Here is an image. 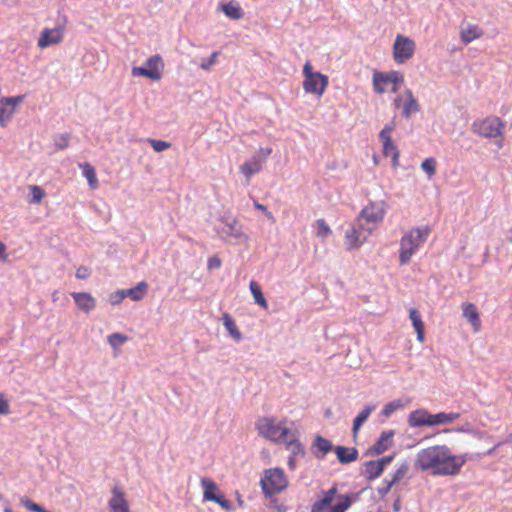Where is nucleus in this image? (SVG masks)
<instances>
[{
    "mask_svg": "<svg viewBox=\"0 0 512 512\" xmlns=\"http://www.w3.org/2000/svg\"><path fill=\"white\" fill-rule=\"evenodd\" d=\"M466 462L464 455H455L446 445H434L418 451L414 465L433 476L457 475Z\"/></svg>",
    "mask_w": 512,
    "mask_h": 512,
    "instance_id": "nucleus-1",
    "label": "nucleus"
},
{
    "mask_svg": "<svg viewBox=\"0 0 512 512\" xmlns=\"http://www.w3.org/2000/svg\"><path fill=\"white\" fill-rule=\"evenodd\" d=\"M335 486L322 492V497L311 506V512H346L358 499L357 494H337Z\"/></svg>",
    "mask_w": 512,
    "mask_h": 512,
    "instance_id": "nucleus-2",
    "label": "nucleus"
},
{
    "mask_svg": "<svg viewBox=\"0 0 512 512\" xmlns=\"http://www.w3.org/2000/svg\"><path fill=\"white\" fill-rule=\"evenodd\" d=\"M430 234L428 227H415L406 232L400 239L399 263L407 265L412 256L427 241Z\"/></svg>",
    "mask_w": 512,
    "mask_h": 512,
    "instance_id": "nucleus-3",
    "label": "nucleus"
},
{
    "mask_svg": "<svg viewBox=\"0 0 512 512\" xmlns=\"http://www.w3.org/2000/svg\"><path fill=\"white\" fill-rule=\"evenodd\" d=\"M255 425L259 435L272 442L286 441V437L291 435L286 420L277 421L274 417H262Z\"/></svg>",
    "mask_w": 512,
    "mask_h": 512,
    "instance_id": "nucleus-4",
    "label": "nucleus"
},
{
    "mask_svg": "<svg viewBox=\"0 0 512 512\" xmlns=\"http://www.w3.org/2000/svg\"><path fill=\"white\" fill-rule=\"evenodd\" d=\"M506 127V121L494 115H490L485 118H478L471 124L472 132L485 139L504 137Z\"/></svg>",
    "mask_w": 512,
    "mask_h": 512,
    "instance_id": "nucleus-5",
    "label": "nucleus"
},
{
    "mask_svg": "<svg viewBox=\"0 0 512 512\" xmlns=\"http://www.w3.org/2000/svg\"><path fill=\"white\" fill-rule=\"evenodd\" d=\"M372 80L376 93L383 94L387 91L395 93L404 82V76L399 71L375 72Z\"/></svg>",
    "mask_w": 512,
    "mask_h": 512,
    "instance_id": "nucleus-6",
    "label": "nucleus"
},
{
    "mask_svg": "<svg viewBox=\"0 0 512 512\" xmlns=\"http://www.w3.org/2000/svg\"><path fill=\"white\" fill-rule=\"evenodd\" d=\"M260 483L265 496L270 497L283 491L288 485V480L282 469L271 468L265 471Z\"/></svg>",
    "mask_w": 512,
    "mask_h": 512,
    "instance_id": "nucleus-7",
    "label": "nucleus"
},
{
    "mask_svg": "<svg viewBox=\"0 0 512 512\" xmlns=\"http://www.w3.org/2000/svg\"><path fill=\"white\" fill-rule=\"evenodd\" d=\"M373 232L356 219L345 231L344 245L347 251L359 249Z\"/></svg>",
    "mask_w": 512,
    "mask_h": 512,
    "instance_id": "nucleus-8",
    "label": "nucleus"
},
{
    "mask_svg": "<svg viewBox=\"0 0 512 512\" xmlns=\"http://www.w3.org/2000/svg\"><path fill=\"white\" fill-rule=\"evenodd\" d=\"M67 25L66 16H59L56 20L54 28H44L38 39L37 45L39 48L44 49L52 45L61 43L64 39V32Z\"/></svg>",
    "mask_w": 512,
    "mask_h": 512,
    "instance_id": "nucleus-9",
    "label": "nucleus"
},
{
    "mask_svg": "<svg viewBox=\"0 0 512 512\" xmlns=\"http://www.w3.org/2000/svg\"><path fill=\"white\" fill-rule=\"evenodd\" d=\"M216 232L223 240L235 239L238 242L246 241L247 235L242 230V224L232 216L222 217Z\"/></svg>",
    "mask_w": 512,
    "mask_h": 512,
    "instance_id": "nucleus-10",
    "label": "nucleus"
},
{
    "mask_svg": "<svg viewBox=\"0 0 512 512\" xmlns=\"http://www.w3.org/2000/svg\"><path fill=\"white\" fill-rule=\"evenodd\" d=\"M164 70V62L160 55L156 54L149 57L143 66H135L131 70L134 77L143 76L151 80H160Z\"/></svg>",
    "mask_w": 512,
    "mask_h": 512,
    "instance_id": "nucleus-11",
    "label": "nucleus"
},
{
    "mask_svg": "<svg viewBox=\"0 0 512 512\" xmlns=\"http://www.w3.org/2000/svg\"><path fill=\"white\" fill-rule=\"evenodd\" d=\"M385 210L380 203H371L364 207L356 220L374 232L378 225L383 221Z\"/></svg>",
    "mask_w": 512,
    "mask_h": 512,
    "instance_id": "nucleus-12",
    "label": "nucleus"
},
{
    "mask_svg": "<svg viewBox=\"0 0 512 512\" xmlns=\"http://www.w3.org/2000/svg\"><path fill=\"white\" fill-rule=\"evenodd\" d=\"M415 52V43L409 37L398 34L393 45L394 60L402 64L410 59Z\"/></svg>",
    "mask_w": 512,
    "mask_h": 512,
    "instance_id": "nucleus-13",
    "label": "nucleus"
},
{
    "mask_svg": "<svg viewBox=\"0 0 512 512\" xmlns=\"http://www.w3.org/2000/svg\"><path fill=\"white\" fill-rule=\"evenodd\" d=\"M25 99V95L0 98V126L6 127L11 121L16 107Z\"/></svg>",
    "mask_w": 512,
    "mask_h": 512,
    "instance_id": "nucleus-14",
    "label": "nucleus"
},
{
    "mask_svg": "<svg viewBox=\"0 0 512 512\" xmlns=\"http://www.w3.org/2000/svg\"><path fill=\"white\" fill-rule=\"evenodd\" d=\"M328 83V77L320 72H317L313 77L304 79L303 89L306 93L321 97L324 94Z\"/></svg>",
    "mask_w": 512,
    "mask_h": 512,
    "instance_id": "nucleus-15",
    "label": "nucleus"
},
{
    "mask_svg": "<svg viewBox=\"0 0 512 512\" xmlns=\"http://www.w3.org/2000/svg\"><path fill=\"white\" fill-rule=\"evenodd\" d=\"M111 493L112 497L108 501L110 512H130L125 493L117 486L112 489Z\"/></svg>",
    "mask_w": 512,
    "mask_h": 512,
    "instance_id": "nucleus-16",
    "label": "nucleus"
},
{
    "mask_svg": "<svg viewBox=\"0 0 512 512\" xmlns=\"http://www.w3.org/2000/svg\"><path fill=\"white\" fill-rule=\"evenodd\" d=\"M394 430L383 431L377 441L369 448L371 455H380L393 445Z\"/></svg>",
    "mask_w": 512,
    "mask_h": 512,
    "instance_id": "nucleus-17",
    "label": "nucleus"
},
{
    "mask_svg": "<svg viewBox=\"0 0 512 512\" xmlns=\"http://www.w3.org/2000/svg\"><path fill=\"white\" fill-rule=\"evenodd\" d=\"M262 168L263 161L261 157L259 155H253L239 167V171L246 178L247 184H249L251 177L259 173Z\"/></svg>",
    "mask_w": 512,
    "mask_h": 512,
    "instance_id": "nucleus-18",
    "label": "nucleus"
},
{
    "mask_svg": "<svg viewBox=\"0 0 512 512\" xmlns=\"http://www.w3.org/2000/svg\"><path fill=\"white\" fill-rule=\"evenodd\" d=\"M71 296L77 307L85 313L91 312L96 306L95 298L88 292H73Z\"/></svg>",
    "mask_w": 512,
    "mask_h": 512,
    "instance_id": "nucleus-19",
    "label": "nucleus"
},
{
    "mask_svg": "<svg viewBox=\"0 0 512 512\" xmlns=\"http://www.w3.org/2000/svg\"><path fill=\"white\" fill-rule=\"evenodd\" d=\"M408 423L413 428L431 426V414L425 409L414 410L408 416Z\"/></svg>",
    "mask_w": 512,
    "mask_h": 512,
    "instance_id": "nucleus-20",
    "label": "nucleus"
},
{
    "mask_svg": "<svg viewBox=\"0 0 512 512\" xmlns=\"http://www.w3.org/2000/svg\"><path fill=\"white\" fill-rule=\"evenodd\" d=\"M405 101L402 105V115L409 119L413 113L420 111V105L410 89L404 91Z\"/></svg>",
    "mask_w": 512,
    "mask_h": 512,
    "instance_id": "nucleus-21",
    "label": "nucleus"
},
{
    "mask_svg": "<svg viewBox=\"0 0 512 512\" xmlns=\"http://www.w3.org/2000/svg\"><path fill=\"white\" fill-rule=\"evenodd\" d=\"M312 453L318 459H324V457L333 450L332 442L322 436H316L312 444Z\"/></svg>",
    "mask_w": 512,
    "mask_h": 512,
    "instance_id": "nucleus-22",
    "label": "nucleus"
},
{
    "mask_svg": "<svg viewBox=\"0 0 512 512\" xmlns=\"http://www.w3.org/2000/svg\"><path fill=\"white\" fill-rule=\"evenodd\" d=\"M334 451L341 464L354 462L358 458V450L354 447L336 446Z\"/></svg>",
    "mask_w": 512,
    "mask_h": 512,
    "instance_id": "nucleus-23",
    "label": "nucleus"
},
{
    "mask_svg": "<svg viewBox=\"0 0 512 512\" xmlns=\"http://www.w3.org/2000/svg\"><path fill=\"white\" fill-rule=\"evenodd\" d=\"M218 7L229 19L232 20H239L244 15L240 4L234 0L228 3H220Z\"/></svg>",
    "mask_w": 512,
    "mask_h": 512,
    "instance_id": "nucleus-24",
    "label": "nucleus"
},
{
    "mask_svg": "<svg viewBox=\"0 0 512 512\" xmlns=\"http://www.w3.org/2000/svg\"><path fill=\"white\" fill-rule=\"evenodd\" d=\"M376 409L375 404H368L366 405L355 417L353 421V435L356 436L360 427L363 425V423L369 418L370 414Z\"/></svg>",
    "mask_w": 512,
    "mask_h": 512,
    "instance_id": "nucleus-25",
    "label": "nucleus"
},
{
    "mask_svg": "<svg viewBox=\"0 0 512 512\" xmlns=\"http://www.w3.org/2000/svg\"><path fill=\"white\" fill-rule=\"evenodd\" d=\"M463 316L471 323L475 330H479L481 321L474 304L466 303L463 305Z\"/></svg>",
    "mask_w": 512,
    "mask_h": 512,
    "instance_id": "nucleus-26",
    "label": "nucleus"
},
{
    "mask_svg": "<svg viewBox=\"0 0 512 512\" xmlns=\"http://www.w3.org/2000/svg\"><path fill=\"white\" fill-rule=\"evenodd\" d=\"M409 318L412 322V325L417 333V340L419 342L424 341V323L422 321L420 313L414 309L411 308L409 311Z\"/></svg>",
    "mask_w": 512,
    "mask_h": 512,
    "instance_id": "nucleus-27",
    "label": "nucleus"
},
{
    "mask_svg": "<svg viewBox=\"0 0 512 512\" xmlns=\"http://www.w3.org/2000/svg\"><path fill=\"white\" fill-rule=\"evenodd\" d=\"M148 285L146 282L141 281L135 287L124 289L125 296L133 301L142 300L147 294Z\"/></svg>",
    "mask_w": 512,
    "mask_h": 512,
    "instance_id": "nucleus-28",
    "label": "nucleus"
},
{
    "mask_svg": "<svg viewBox=\"0 0 512 512\" xmlns=\"http://www.w3.org/2000/svg\"><path fill=\"white\" fill-rule=\"evenodd\" d=\"M223 325L230 334V336L236 341L239 342L242 340V333L239 331L235 321L231 317L230 314L224 313L222 315Z\"/></svg>",
    "mask_w": 512,
    "mask_h": 512,
    "instance_id": "nucleus-29",
    "label": "nucleus"
},
{
    "mask_svg": "<svg viewBox=\"0 0 512 512\" xmlns=\"http://www.w3.org/2000/svg\"><path fill=\"white\" fill-rule=\"evenodd\" d=\"M282 443L286 444V448L288 451H290V456H295L302 458L305 455V450L303 445L295 439V437L291 434L290 436L286 437V441H283Z\"/></svg>",
    "mask_w": 512,
    "mask_h": 512,
    "instance_id": "nucleus-30",
    "label": "nucleus"
},
{
    "mask_svg": "<svg viewBox=\"0 0 512 512\" xmlns=\"http://www.w3.org/2000/svg\"><path fill=\"white\" fill-rule=\"evenodd\" d=\"M459 417L460 414L456 412H439L436 414H431V426L448 424L458 419Z\"/></svg>",
    "mask_w": 512,
    "mask_h": 512,
    "instance_id": "nucleus-31",
    "label": "nucleus"
},
{
    "mask_svg": "<svg viewBox=\"0 0 512 512\" xmlns=\"http://www.w3.org/2000/svg\"><path fill=\"white\" fill-rule=\"evenodd\" d=\"M79 167L82 170V175L87 179L90 188L96 189L98 187V179L94 167L90 163H81Z\"/></svg>",
    "mask_w": 512,
    "mask_h": 512,
    "instance_id": "nucleus-32",
    "label": "nucleus"
},
{
    "mask_svg": "<svg viewBox=\"0 0 512 512\" xmlns=\"http://www.w3.org/2000/svg\"><path fill=\"white\" fill-rule=\"evenodd\" d=\"M481 34V29L477 25H468L466 28H462L460 37L465 44H468L479 38Z\"/></svg>",
    "mask_w": 512,
    "mask_h": 512,
    "instance_id": "nucleus-33",
    "label": "nucleus"
},
{
    "mask_svg": "<svg viewBox=\"0 0 512 512\" xmlns=\"http://www.w3.org/2000/svg\"><path fill=\"white\" fill-rule=\"evenodd\" d=\"M249 288H250L251 294L253 296L254 302L256 304H258L260 307L267 309L268 303L262 293V290H261V287L259 286V284L255 281H251Z\"/></svg>",
    "mask_w": 512,
    "mask_h": 512,
    "instance_id": "nucleus-34",
    "label": "nucleus"
},
{
    "mask_svg": "<svg viewBox=\"0 0 512 512\" xmlns=\"http://www.w3.org/2000/svg\"><path fill=\"white\" fill-rule=\"evenodd\" d=\"M201 486L203 488V497L205 500L213 501L216 499L217 494L215 491L217 490V486L211 479L202 478Z\"/></svg>",
    "mask_w": 512,
    "mask_h": 512,
    "instance_id": "nucleus-35",
    "label": "nucleus"
},
{
    "mask_svg": "<svg viewBox=\"0 0 512 512\" xmlns=\"http://www.w3.org/2000/svg\"><path fill=\"white\" fill-rule=\"evenodd\" d=\"M383 145V153L387 157H391L393 168H397L399 166V150L396 145L392 142L384 143Z\"/></svg>",
    "mask_w": 512,
    "mask_h": 512,
    "instance_id": "nucleus-36",
    "label": "nucleus"
},
{
    "mask_svg": "<svg viewBox=\"0 0 512 512\" xmlns=\"http://www.w3.org/2000/svg\"><path fill=\"white\" fill-rule=\"evenodd\" d=\"M404 403L401 399H395L388 402L382 409L381 415L385 418L390 417L395 411L403 409Z\"/></svg>",
    "mask_w": 512,
    "mask_h": 512,
    "instance_id": "nucleus-37",
    "label": "nucleus"
},
{
    "mask_svg": "<svg viewBox=\"0 0 512 512\" xmlns=\"http://www.w3.org/2000/svg\"><path fill=\"white\" fill-rule=\"evenodd\" d=\"M365 467L366 476L369 480L378 478L383 472L380 464L373 460L366 462Z\"/></svg>",
    "mask_w": 512,
    "mask_h": 512,
    "instance_id": "nucleus-38",
    "label": "nucleus"
},
{
    "mask_svg": "<svg viewBox=\"0 0 512 512\" xmlns=\"http://www.w3.org/2000/svg\"><path fill=\"white\" fill-rule=\"evenodd\" d=\"M332 234V230L324 219L316 221V236L325 240Z\"/></svg>",
    "mask_w": 512,
    "mask_h": 512,
    "instance_id": "nucleus-39",
    "label": "nucleus"
},
{
    "mask_svg": "<svg viewBox=\"0 0 512 512\" xmlns=\"http://www.w3.org/2000/svg\"><path fill=\"white\" fill-rule=\"evenodd\" d=\"M436 160L433 157L426 158L421 163V169L427 174L428 179H431L436 173Z\"/></svg>",
    "mask_w": 512,
    "mask_h": 512,
    "instance_id": "nucleus-40",
    "label": "nucleus"
},
{
    "mask_svg": "<svg viewBox=\"0 0 512 512\" xmlns=\"http://www.w3.org/2000/svg\"><path fill=\"white\" fill-rule=\"evenodd\" d=\"M394 129H395L394 121L387 123L383 127V129L379 133V138H380L382 144L392 142L391 133L393 132Z\"/></svg>",
    "mask_w": 512,
    "mask_h": 512,
    "instance_id": "nucleus-41",
    "label": "nucleus"
},
{
    "mask_svg": "<svg viewBox=\"0 0 512 512\" xmlns=\"http://www.w3.org/2000/svg\"><path fill=\"white\" fill-rule=\"evenodd\" d=\"M70 138H71L70 133H63V134L57 135L54 138L55 147L59 150L66 149L69 146Z\"/></svg>",
    "mask_w": 512,
    "mask_h": 512,
    "instance_id": "nucleus-42",
    "label": "nucleus"
},
{
    "mask_svg": "<svg viewBox=\"0 0 512 512\" xmlns=\"http://www.w3.org/2000/svg\"><path fill=\"white\" fill-rule=\"evenodd\" d=\"M30 194L31 198L29 202L33 204H38L43 199L45 192L40 186L33 185L30 187Z\"/></svg>",
    "mask_w": 512,
    "mask_h": 512,
    "instance_id": "nucleus-43",
    "label": "nucleus"
},
{
    "mask_svg": "<svg viewBox=\"0 0 512 512\" xmlns=\"http://www.w3.org/2000/svg\"><path fill=\"white\" fill-rule=\"evenodd\" d=\"M127 336L121 333H113L107 337L108 343L112 348H117L127 341Z\"/></svg>",
    "mask_w": 512,
    "mask_h": 512,
    "instance_id": "nucleus-44",
    "label": "nucleus"
},
{
    "mask_svg": "<svg viewBox=\"0 0 512 512\" xmlns=\"http://www.w3.org/2000/svg\"><path fill=\"white\" fill-rule=\"evenodd\" d=\"M219 55L220 52L215 51L208 58L202 59L200 68L204 71H209L216 64Z\"/></svg>",
    "mask_w": 512,
    "mask_h": 512,
    "instance_id": "nucleus-45",
    "label": "nucleus"
},
{
    "mask_svg": "<svg viewBox=\"0 0 512 512\" xmlns=\"http://www.w3.org/2000/svg\"><path fill=\"white\" fill-rule=\"evenodd\" d=\"M408 465L403 463L393 473L391 479H388L393 485L399 482L407 473Z\"/></svg>",
    "mask_w": 512,
    "mask_h": 512,
    "instance_id": "nucleus-46",
    "label": "nucleus"
},
{
    "mask_svg": "<svg viewBox=\"0 0 512 512\" xmlns=\"http://www.w3.org/2000/svg\"><path fill=\"white\" fill-rule=\"evenodd\" d=\"M148 142L155 152H163L171 147V143L163 140L148 139Z\"/></svg>",
    "mask_w": 512,
    "mask_h": 512,
    "instance_id": "nucleus-47",
    "label": "nucleus"
},
{
    "mask_svg": "<svg viewBox=\"0 0 512 512\" xmlns=\"http://www.w3.org/2000/svg\"><path fill=\"white\" fill-rule=\"evenodd\" d=\"M20 502L29 511H32V512H42L43 507L40 506L39 504L31 501L28 497L21 498Z\"/></svg>",
    "mask_w": 512,
    "mask_h": 512,
    "instance_id": "nucleus-48",
    "label": "nucleus"
},
{
    "mask_svg": "<svg viewBox=\"0 0 512 512\" xmlns=\"http://www.w3.org/2000/svg\"><path fill=\"white\" fill-rule=\"evenodd\" d=\"M126 298L124 289L117 290L109 295V302L111 305H119Z\"/></svg>",
    "mask_w": 512,
    "mask_h": 512,
    "instance_id": "nucleus-49",
    "label": "nucleus"
},
{
    "mask_svg": "<svg viewBox=\"0 0 512 512\" xmlns=\"http://www.w3.org/2000/svg\"><path fill=\"white\" fill-rule=\"evenodd\" d=\"M393 484L388 480V478H385L383 480L382 486L378 487L377 492L380 497H385L389 491L391 490Z\"/></svg>",
    "mask_w": 512,
    "mask_h": 512,
    "instance_id": "nucleus-50",
    "label": "nucleus"
},
{
    "mask_svg": "<svg viewBox=\"0 0 512 512\" xmlns=\"http://www.w3.org/2000/svg\"><path fill=\"white\" fill-rule=\"evenodd\" d=\"M213 501L219 504L225 510H230L232 508L231 502L225 499L223 495H217L216 499Z\"/></svg>",
    "mask_w": 512,
    "mask_h": 512,
    "instance_id": "nucleus-51",
    "label": "nucleus"
},
{
    "mask_svg": "<svg viewBox=\"0 0 512 512\" xmlns=\"http://www.w3.org/2000/svg\"><path fill=\"white\" fill-rule=\"evenodd\" d=\"M9 413H10L9 403L4 398L3 394L0 393V415H7Z\"/></svg>",
    "mask_w": 512,
    "mask_h": 512,
    "instance_id": "nucleus-52",
    "label": "nucleus"
},
{
    "mask_svg": "<svg viewBox=\"0 0 512 512\" xmlns=\"http://www.w3.org/2000/svg\"><path fill=\"white\" fill-rule=\"evenodd\" d=\"M271 153H272V148H270V147H261L258 150L256 155H259L261 157V160L263 161V164H264Z\"/></svg>",
    "mask_w": 512,
    "mask_h": 512,
    "instance_id": "nucleus-53",
    "label": "nucleus"
},
{
    "mask_svg": "<svg viewBox=\"0 0 512 512\" xmlns=\"http://www.w3.org/2000/svg\"><path fill=\"white\" fill-rule=\"evenodd\" d=\"M220 266H221V260L218 257L213 256L208 259V262H207L208 269H217V268H220Z\"/></svg>",
    "mask_w": 512,
    "mask_h": 512,
    "instance_id": "nucleus-54",
    "label": "nucleus"
},
{
    "mask_svg": "<svg viewBox=\"0 0 512 512\" xmlns=\"http://www.w3.org/2000/svg\"><path fill=\"white\" fill-rule=\"evenodd\" d=\"M254 207H255L257 210L262 211V212L267 216V218H268V219H270V220H273V219H274V217H273L272 213L268 211V209H267V207H266L265 205L260 204V203H259V202H257V201H254Z\"/></svg>",
    "mask_w": 512,
    "mask_h": 512,
    "instance_id": "nucleus-55",
    "label": "nucleus"
},
{
    "mask_svg": "<svg viewBox=\"0 0 512 512\" xmlns=\"http://www.w3.org/2000/svg\"><path fill=\"white\" fill-rule=\"evenodd\" d=\"M316 72H313L312 71V65L309 61H307L303 67V75H304V78L307 79V78H311L315 75Z\"/></svg>",
    "mask_w": 512,
    "mask_h": 512,
    "instance_id": "nucleus-56",
    "label": "nucleus"
},
{
    "mask_svg": "<svg viewBox=\"0 0 512 512\" xmlns=\"http://www.w3.org/2000/svg\"><path fill=\"white\" fill-rule=\"evenodd\" d=\"M89 276V270L87 267L80 266L76 271V277L78 279H86Z\"/></svg>",
    "mask_w": 512,
    "mask_h": 512,
    "instance_id": "nucleus-57",
    "label": "nucleus"
},
{
    "mask_svg": "<svg viewBox=\"0 0 512 512\" xmlns=\"http://www.w3.org/2000/svg\"><path fill=\"white\" fill-rule=\"evenodd\" d=\"M394 458V455H387L382 457L381 459L377 460L376 462L380 464L382 470H384V467L392 462Z\"/></svg>",
    "mask_w": 512,
    "mask_h": 512,
    "instance_id": "nucleus-58",
    "label": "nucleus"
},
{
    "mask_svg": "<svg viewBox=\"0 0 512 512\" xmlns=\"http://www.w3.org/2000/svg\"><path fill=\"white\" fill-rule=\"evenodd\" d=\"M298 458L299 457H295V456H289L288 457L287 464H288V467H289L290 470H295L296 469Z\"/></svg>",
    "mask_w": 512,
    "mask_h": 512,
    "instance_id": "nucleus-59",
    "label": "nucleus"
},
{
    "mask_svg": "<svg viewBox=\"0 0 512 512\" xmlns=\"http://www.w3.org/2000/svg\"><path fill=\"white\" fill-rule=\"evenodd\" d=\"M404 94L403 95H399L397 96L394 101H393V105L396 109H399L400 107H402L403 105V102L405 101L404 99Z\"/></svg>",
    "mask_w": 512,
    "mask_h": 512,
    "instance_id": "nucleus-60",
    "label": "nucleus"
},
{
    "mask_svg": "<svg viewBox=\"0 0 512 512\" xmlns=\"http://www.w3.org/2000/svg\"><path fill=\"white\" fill-rule=\"evenodd\" d=\"M495 145L498 149H502L504 146V137H494Z\"/></svg>",
    "mask_w": 512,
    "mask_h": 512,
    "instance_id": "nucleus-61",
    "label": "nucleus"
},
{
    "mask_svg": "<svg viewBox=\"0 0 512 512\" xmlns=\"http://www.w3.org/2000/svg\"><path fill=\"white\" fill-rule=\"evenodd\" d=\"M393 510L395 512H399L401 510V502H400V499H397L394 503H393Z\"/></svg>",
    "mask_w": 512,
    "mask_h": 512,
    "instance_id": "nucleus-62",
    "label": "nucleus"
},
{
    "mask_svg": "<svg viewBox=\"0 0 512 512\" xmlns=\"http://www.w3.org/2000/svg\"><path fill=\"white\" fill-rule=\"evenodd\" d=\"M6 251V246L0 241V257L4 255Z\"/></svg>",
    "mask_w": 512,
    "mask_h": 512,
    "instance_id": "nucleus-63",
    "label": "nucleus"
},
{
    "mask_svg": "<svg viewBox=\"0 0 512 512\" xmlns=\"http://www.w3.org/2000/svg\"><path fill=\"white\" fill-rule=\"evenodd\" d=\"M4 512H11V509H10V508H8V507H6V508L4 509Z\"/></svg>",
    "mask_w": 512,
    "mask_h": 512,
    "instance_id": "nucleus-64",
    "label": "nucleus"
}]
</instances>
